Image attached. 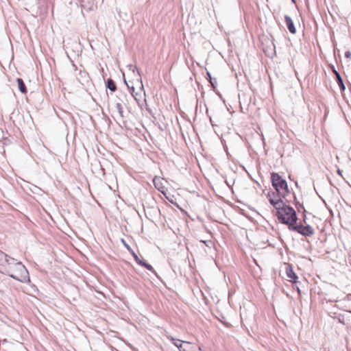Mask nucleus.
Wrapping results in <instances>:
<instances>
[{
    "mask_svg": "<svg viewBox=\"0 0 351 351\" xmlns=\"http://www.w3.org/2000/svg\"><path fill=\"white\" fill-rule=\"evenodd\" d=\"M16 82L18 84V87H19V90L22 93H26L27 90V88H26V86H25L23 80L21 78H17Z\"/></svg>",
    "mask_w": 351,
    "mask_h": 351,
    "instance_id": "10",
    "label": "nucleus"
},
{
    "mask_svg": "<svg viewBox=\"0 0 351 351\" xmlns=\"http://www.w3.org/2000/svg\"><path fill=\"white\" fill-rule=\"evenodd\" d=\"M125 83L127 84V86H128V88L130 90V93H131V94L132 95V96L134 97V99H135L136 101H139V98H138V97H136V95H134V94L136 93V91L134 90V88L133 86H131V87H130V86L127 84V82H126V81H125Z\"/></svg>",
    "mask_w": 351,
    "mask_h": 351,
    "instance_id": "16",
    "label": "nucleus"
},
{
    "mask_svg": "<svg viewBox=\"0 0 351 351\" xmlns=\"http://www.w3.org/2000/svg\"><path fill=\"white\" fill-rule=\"evenodd\" d=\"M136 262L138 265H141V266H143V267H144V266H145V265L147 263L144 260L140 259L139 258H138V261H136Z\"/></svg>",
    "mask_w": 351,
    "mask_h": 351,
    "instance_id": "20",
    "label": "nucleus"
},
{
    "mask_svg": "<svg viewBox=\"0 0 351 351\" xmlns=\"http://www.w3.org/2000/svg\"><path fill=\"white\" fill-rule=\"evenodd\" d=\"M267 197L269 203L276 209L284 204L282 199L285 197L280 196L276 191H269L267 194Z\"/></svg>",
    "mask_w": 351,
    "mask_h": 351,
    "instance_id": "5",
    "label": "nucleus"
},
{
    "mask_svg": "<svg viewBox=\"0 0 351 351\" xmlns=\"http://www.w3.org/2000/svg\"><path fill=\"white\" fill-rule=\"evenodd\" d=\"M106 86L111 91H115L117 89L116 84L112 79H108L106 82Z\"/></svg>",
    "mask_w": 351,
    "mask_h": 351,
    "instance_id": "12",
    "label": "nucleus"
},
{
    "mask_svg": "<svg viewBox=\"0 0 351 351\" xmlns=\"http://www.w3.org/2000/svg\"><path fill=\"white\" fill-rule=\"evenodd\" d=\"M144 267L146 268L147 270L152 271V273H154L155 274H156V271L154 270V269L153 268V267L151 265L146 263Z\"/></svg>",
    "mask_w": 351,
    "mask_h": 351,
    "instance_id": "18",
    "label": "nucleus"
},
{
    "mask_svg": "<svg viewBox=\"0 0 351 351\" xmlns=\"http://www.w3.org/2000/svg\"><path fill=\"white\" fill-rule=\"evenodd\" d=\"M82 10H92L94 7V0H77Z\"/></svg>",
    "mask_w": 351,
    "mask_h": 351,
    "instance_id": "6",
    "label": "nucleus"
},
{
    "mask_svg": "<svg viewBox=\"0 0 351 351\" xmlns=\"http://www.w3.org/2000/svg\"><path fill=\"white\" fill-rule=\"evenodd\" d=\"M0 272L23 283L30 282L29 272L25 265L2 251H0Z\"/></svg>",
    "mask_w": 351,
    "mask_h": 351,
    "instance_id": "1",
    "label": "nucleus"
},
{
    "mask_svg": "<svg viewBox=\"0 0 351 351\" xmlns=\"http://www.w3.org/2000/svg\"><path fill=\"white\" fill-rule=\"evenodd\" d=\"M116 109L118 111V113L121 117H123V108L121 103L117 102L115 105Z\"/></svg>",
    "mask_w": 351,
    "mask_h": 351,
    "instance_id": "14",
    "label": "nucleus"
},
{
    "mask_svg": "<svg viewBox=\"0 0 351 351\" xmlns=\"http://www.w3.org/2000/svg\"><path fill=\"white\" fill-rule=\"evenodd\" d=\"M122 243H123L124 246L128 249V250L131 253V254L133 256L135 261H138V256L137 254L134 252V251L130 247V246L127 244L123 239L121 240Z\"/></svg>",
    "mask_w": 351,
    "mask_h": 351,
    "instance_id": "11",
    "label": "nucleus"
},
{
    "mask_svg": "<svg viewBox=\"0 0 351 351\" xmlns=\"http://www.w3.org/2000/svg\"><path fill=\"white\" fill-rule=\"evenodd\" d=\"M345 56H346V57L348 58L351 56V53H350V52L347 51V52H346Z\"/></svg>",
    "mask_w": 351,
    "mask_h": 351,
    "instance_id": "21",
    "label": "nucleus"
},
{
    "mask_svg": "<svg viewBox=\"0 0 351 351\" xmlns=\"http://www.w3.org/2000/svg\"><path fill=\"white\" fill-rule=\"evenodd\" d=\"M285 20L286 25H287L289 31L290 32V33L295 34L296 29L295 27L293 21L291 19V18L287 15H285Z\"/></svg>",
    "mask_w": 351,
    "mask_h": 351,
    "instance_id": "8",
    "label": "nucleus"
},
{
    "mask_svg": "<svg viewBox=\"0 0 351 351\" xmlns=\"http://www.w3.org/2000/svg\"><path fill=\"white\" fill-rule=\"evenodd\" d=\"M271 180L273 187L280 196L286 197L289 193L287 181L278 173H271Z\"/></svg>",
    "mask_w": 351,
    "mask_h": 351,
    "instance_id": "3",
    "label": "nucleus"
},
{
    "mask_svg": "<svg viewBox=\"0 0 351 351\" xmlns=\"http://www.w3.org/2000/svg\"><path fill=\"white\" fill-rule=\"evenodd\" d=\"M153 182L155 187L160 191H162V189L163 188L162 186L161 180L160 178L155 177L153 179Z\"/></svg>",
    "mask_w": 351,
    "mask_h": 351,
    "instance_id": "13",
    "label": "nucleus"
},
{
    "mask_svg": "<svg viewBox=\"0 0 351 351\" xmlns=\"http://www.w3.org/2000/svg\"><path fill=\"white\" fill-rule=\"evenodd\" d=\"M337 173H338L339 175H340L341 176H342V171H341V170H340L339 169H337Z\"/></svg>",
    "mask_w": 351,
    "mask_h": 351,
    "instance_id": "23",
    "label": "nucleus"
},
{
    "mask_svg": "<svg viewBox=\"0 0 351 351\" xmlns=\"http://www.w3.org/2000/svg\"><path fill=\"white\" fill-rule=\"evenodd\" d=\"M286 274L289 278L293 280L295 282V280L298 278V276L293 271V267L291 265H288L286 267Z\"/></svg>",
    "mask_w": 351,
    "mask_h": 351,
    "instance_id": "9",
    "label": "nucleus"
},
{
    "mask_svg": "<svg viewBox=\"0 0 351 351\" xmlns=\"http://www.w3.org/2000/svg\"><path fill=\"white\" fill-rule=\"evenodd\" d=\"M125 83L127 84V86H128V88L130 90V93H131V94L132 95V96L134 97V99H135L136 101H139V98H138V97H136V95H134V94L136 93V91L134 90V88L133 86H131V87H130V86L127 84V82H126V81H125Z\"/></svg>",
    "mask_w": 351,
    "mask_h": 351,
    "instance_id": "15",
    "label": "nucleus"
},
{
    "mask_svg": "<svg viewBox=\"0 0 351 351\" xmlns=\"http://www.w3.org/2000/svg\"><path fill=\"white\" fill-rule=\"evenodd\" d=\"M332 73L335 75L337 83L338 84L341 91H344L346 90V86L339 73L334 67H332Z\"/></svg>",
    "mask_w": 351,
    "mask_h": 351,
    "instance_id": "7",
    "label": "nucleus"
},
{
    "mask_svg": "<svg viewBox=\"0 0 351 351\" xmlns=\"http://www.w3.org/2000/svg\"><path fill=\"white\" fill-rule=\"evenodd\" d=\"M130 69H132V71L134 72L135 69H137L136 66H133L132 65H130Z\"/></svg>",
    "mask_w": 351,
    "mask_h": 351,
    "instance_id": "22",
    "label": "nucleus"
},
{
    "mask_svg": "<svg viewBox=\"0 0 351 351\" xmlns=\"http://www.w3.org/2000/svg\"><path fill=\"white\" fill-rule=\"evenodd\" d=\"M276 216L278 221L283 224L290 226L296 223L298 217L295 210L290 206L285 204V203L276 208Z\"/></svg>",
    "mask_w": 351,
    "mask_h": 351,
    "instance_id": "2",
    "label": "nucleus"
},
{
    "mask_svg": "<svg viewBox=\"0 0 351 351\" xmlns=\"http://www.w3.org/2000/svg\"><path fill=\"white\" fill-rule=\"evenodd\" d=\"M207 75H208V80H209L210 83L211 84L213 88H215V83L213 82V78H212L211 75H210V73L209 72H207Z\"/></svg>",
    "mask_w": 351,
    "mask_h": 351,
    "instance_id": "19",
    "label": "nucleus"
},
{
    "mask_svg": "<svg viewBox=\"0 0 351 351\" xmlns=\"http://www.w3.org/2000/svg\"><path fill=\"white\" fill-rule=\"evenodd\" d=\"M290 230L295 231L304 237H311L314 234V229L310 226H303L302 224H294L290 226Z\"/></svg>",
    "mask_w": 351,
    "mask_h": 351,
    "instance_id": "4",
    "label": "nucleus"
},
{
    "mask_svg": "<svg viewBox=\"0 0 351 351\" xmlns=\"http://www.w3.org/2000/svg\"><path fill=\"white\" fill-rule=\"evenodd\" d=\"M141 83H142V81H141ZM143 93V95H145V92L144 90V88H143V84H141V86L140 87V92L139 93H136L134 95H136V97L140 99L141 97V93Z\"/></svg>",
    "mask_w": 351,
    "mask_h": 351,
    "instance_id": "17",
    "label": "nucleus"
},
{
    "mask_svg": "<svg viewBox=\"0 0 351 351\" xmlns=\"http://www.w3.org/2000/svg\"><path fill=\"white\" fill-rule=\"evenodd\" d=\"M213 82H214V83H215V86H216V85L217 84V79H216V78L213 79Z\"/></svg>",
    "mask_w": 351,
    "mask_h": 351,
    "instance_id": "24",
    "label": "nucleus"
},
{
    "mask_svg": "<svg viewBox=\"0 0 351 351\" xmlns=\"http://www.w3.org/2000/svg\"><path fill=\"white\" fill-rule=\"evenodd\" d=\"M293 2H295V0H292Z\"/></svg>",
    "mask_w": 351,
    "mask_h": 351,
    "instance_id": "25",
    "label": "nucleus"
}]
</instances>
